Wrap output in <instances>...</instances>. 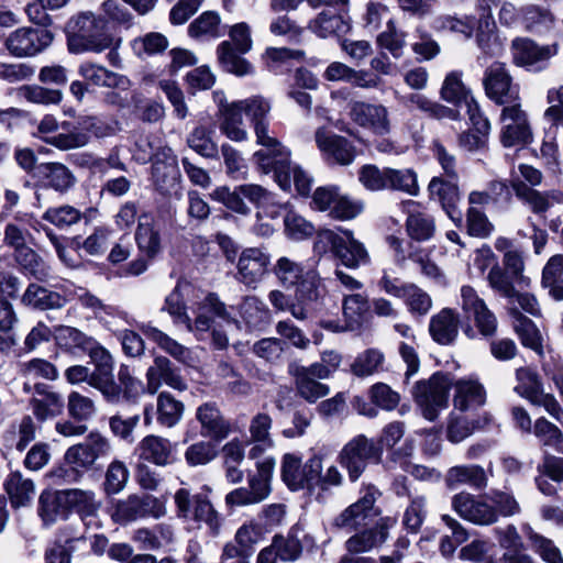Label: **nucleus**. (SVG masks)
<instances>
[{
    "label": "nucleus",
    "instance_id": "obj_50",
    "mask_svg": "<svg viewBox=\"0 0 563 563\" xmlns=\"http://www.w3.org/2000/svg\"><path fill=\"white\" fill-rule=\"evenodd\" d=\"M54 339L58 346L69 352H85L93 338L88 336L80 330L69 325H57L54 328Z\"/></svg>",
    "mask_w": 563,
    "mask_h": 563
},
{
    "label": "nucleus",
    "instance_id": "obj_15",
    "mask_svg": "<svg viewBox=\"0 0 563 563\" xmlns=\"http://www.w3.org/2000/svg\"><path fill=\"white\" fill-rule=\"evenodd\" d=\"M314 141L323 157L330 163L346 166L355 159V146L345 137L324 128L316 131Z\"/></svg>",
    "mask_w": 563,
    "mask_h": 563
},
{
    "label": "nucleus",
    "instance_id": "obj_63",
    "mask_svg": "<svg viewBox=\"0 0 563 563\" xmlns=\"http://www.w3.org/2000/svg\"><path fill=\"white\" fill-rule=\"evenodd\" d=\"M20 98L35 104L51 106L58 104L63 93L57 89H48L37 85H25L18 89Z\"/></svg>",
    "mask_w": 563,
    "mask_h": 563
},
{
    "label": "nucleus",
    "instance_id": "obj_58",
    "mask_svg": "<svg viewBox=\"0 0 563 563\" xmlns=\"http://www.w3.org/2000/svg\"><path fill=\"white\" fill-rule=\"evenodd\" d=\"M521 13V25L530 32H543L549 30L554 21L553 15L549 10L534 4L522 7Z\"/></svg>",
    "mask_w": 563,
    "mask_h": 563
},
{
    "label": "nucleus",
    "instance_id": "obj_46",
    "mask_svg": "<svg viewBox=\"0 0 563 563\" xmlns=\"http://www.w3.org/2000/svg\"><path fill=\"white\" fill-rule=\"evenodd\" d=\"M446 483L450 487L467 485L473 488H484L487 486V476L479 465H457L448 471Z\"/></svg>",
    "mask_w": 563,
    "mask_h": 563
},
{
    "label": "nucleus",
    "instance_id": "obj_35",
    "mask_svg": "<svg viewBox=\"0 0 563 563\" xmlns=\"http://www.w3.org/2000/svg\"><path fill=\"white\" fill-rule=\"evenodd\" d=\"M431 198L441 202L446 214L454 221L461 222L462 214L456 209L460 200L459 187L453 181L443 180L440 177H433L428 186Z\"/></svg>",
    "mask_w": 563,
    "mask_h": 563
},
{
    "label": "nucleus",
    "instance_id": "obj_54",
    "mask_svg": "<svg viewBox=\"0 0 563 563\" xmlns=\"http://www.w3.org/2000/svg\"><path fill=\"white\" fill-rule=\"evenodd\" d=\"M299 528L292 527L286 537H274L272 545L282 561L294 562L301 555L302 545L299 540Z\"/></svg>",
    "mask_w": 563,
    "mask_h": 563
},
{
    "label": "nucleus",
    "instance_id": "obj_43",
    "mask_svg": "<svg viewBox=\"0 0 563 563\" xmlns=\"http://www.w3.org/2000/svg\"><path fill=\"white\" fill-rule=\"evenodd\" d=\"M185 405L172 394L163 391L156 399V421L163 428H174L183 419Z\"/></svg>",
    "mask_w": 563,
    "mask_h": 563
},
{
    "label": "nucleus",
    "instance_id": "obj_16",
    "mask_svg": "<svg viewBox=\"0 0 563 563\" xmlns=\"http://www.w3.org/2000/svg\"><path fill=\"white\" fill-rule=\"evenodd\" d=\"M512 58L516 65L530 70L543 69L548 60L558 54V45L539 46L529 38L518 37L511 44Z\"/></svg>",
    "mask_w": 563,
    "mask_h": 563
},
{
    "label": "nucleus",
    "instance_id": "obj_12",
    "mask_svg": "<svg viewBox=\"0 0 563 563\" xmlns=\"http://www.w3.org/2000/svg\"><path fill=\"white\" fill-rule=\"evenodd\" d=\"M349 108L350 118L356 125L379 136L387 135L391 132L389 111L384 104L352 101Z\"/></svg>",
    "mask_w": 563,
    "mask_h": 563
},
{
    "label": "nucleus",
    "instance_id": "obj_27",
    "mask_svg": "<svg viewBox=\"0 0 563 563\" xmlns=\"http://www.w3.org/2000/svg\"><path fill=\"white\" fill-rule=\"evenodd\" d=\"M31 394L30 406L38 420L44 421L62 412L64 408L63 397L48 385L34 383V389Z\"/></svg>",
    "mask_w": 563,
    "mask_h": 563
},
{
    "label": "nucleus",
    "instance_id": "obj_2",
    "mask_svg": "<svg viewBox=\"0 0 563 563\" xmlns=\"http://www.w3.org/2000/svg\"><path fill=\"white\" fill-rule=\"evenodd\" d=\"M68 49L71 53H101L112 45V37L106 32V21L91 12L73 16L66 25Z\"/></svg>",
    "mask_w": 563,
    "mask_h": 563
},
{
    "label": "nucleus",
    "instance_id": "obj_28",
    "mask_svg": "<svg viewBox=\"0 0 563 563\" xmlns=\"http://www.w3.org/2000/svg\"><path fill=\"white\" fill-rule=\"evenodd\" d=\"M135 241L140 251L148 258L155 257L162 250L159 223L151 213H142L139 217V225Z\"/></svg>",
    "mask_w": 563,
    "mask_h": 563
},
{
    "label": "nucleus",
    "instance_id": "obj_5",
    "mask_svg": "<svg viewBox=\"0 0 563 563\" xmlns=\"http://www.w3.org/2000/svg\"><path fill=\"white\" fill-rule=\"evenodd\" d=\"M452 379L449 374L437 372L427 379L417 382L412 389L416 404L426 419L433 421L448 407Z\"/></svg>",
    "mask_w": 563,
    "mask_h": 563
},
{
    "label": "nucleus",
    "instance_id": "obj_40",
    "mask_svg": "<svg viewBox=\"0 0 563 563\" xmlns=\"http://www.w3.org/2000/svg\"><path fill=\"white\" fill-rule=\"evenodd\" d=\"M311 30L320 37L346 34L350 29V18L332 9L322 11L310 24Z\"/></svg>",
    "mask_w": 563,
    "mask_h": 563
},
{
    "label": "nucleus",
    "instance_id": "obj_33",
    "mask_svg": "<svg viewBox=\"0 0 563 563\" xmlns=\"http://www.w3.org/2000/svg\"><path fill=\"white\" fill-rule=\"evenodd\" d=\"M197 316L192 323V330L198 339H203L206 333L211 329L213 318L218 317L229 322L225 307L219 301L214 295H208L198 306Z\"/></svg>",
    "mask_w": 563,
    "mask_h": 563
},
{
    "label": "nucleus",
    "instance_id": "obj_10",
    "mask_svg": "<svg viewBox=\"0 0 563 563\" xmlns=\"http://www.w3.org/2000/svg\"><path fill=\"white\" fill-rule=\"evenodd\" d=\"M500 142L505 147L523 145L532 141L528 115L521 109L520 102L505 106L500 113Z\"/></svg>",
    "mask_w": 563,
    "mask_h": 563
},
{
    "label": "nucleus",
    "instance_id": "obj_53",
    "mask_svg": "<svg viewBox=\"0 0 563 563\" xmlns=\"http://www.w3.org/2000/svg\"><path fill=\"white\" fill-rule=\"evenodd\" d=\"M407 102L411 106L417 107L419 110L426 112L431 118L441 120V119H449V120H460V111L453 108H449L446 106H443L441 103H438L435 101L430 100L424 95L420 93H410L407 97Z\"/></svg>",
    "mask_w": 563,
    "mask_h": 563
},
{
    "label": "nucleus",
    "instance_id": "obj_29",
    "mask_svg": "<svg viewBox=\"0 0 563 563\" xmlns=\"http://www.w3.org/2000/svg\"><path fill=\"white\" fill-rule=\"evenodd\" d=\"M196 418L201 426V434L222 440L230 433V423L223 418L216 404L206 402L197 408Z\"/></svg>",
    "mask_w": 563,
    "mask_h": 563
},
{
    "label": "nucleus",
    "instance_id": "obj_8",
    "mask_svg": "<svg viewBox=\"0 0 563 563\" xmlns=\"http://www.w3.org/2000/svg\"><path fill=\"white\" fill-rule=\"evenodd\" d=\"M53 40V33L46 27L22 26L8 35L4 47L13 57H34L45 51Z\"/></svg>",
    "mask_w": 563,
    "mask_h": 563
},
{
    "label": "nucleus",
    "instance_id": "obj_41",
    "mask_svg": "<svg viewBox=\"0 0 563 563\" xmlns=\"http://www.w3.org/2000/svg\"><path fill=\"white\" fill-rule=\"evenodd\" d=\"M241 55L229 41H223L218 45L217 57L224 71L239 77L253 75V65Z\"/></svg>",
    "mask_w": 563,
    "mask_h": 563
},
{
    "label": "nucleus",
    "instance_id": "obj_23",
    "mask_svg": "<svg viewBox=\"0 0 563 563\" xmlns=\"http://www.w3.org/2000/svg\"><path fill=\"white\" fill-rule=\"evenodd\" d=\"M454 388V410L462 412L475 411L486 402V390L474 377L460 378L452 382Z\"/></svg>",
    "mask_w": 563,
    "mask_h": 563
},
{
    "label": "nucleus",
    "instance_id": "obj_4",
    "mask_svg": "<svg viewBox=\"0 0 563 563\" xmlns=\"http://www.w3.org/2000/svg\"><path fill=\"white\" fill-rule=\"evenodd\" d=\"M174 503L179 519L195 528H201L205 525L211 537L220 534L222 518L207 496L192 495L189 489L183 487L175 492Z\"/></svg>",
    "mask_w": 563,
    "mask_h": 563
},
{
    "label": "nucleus",
    "instance_id": "obj_30",
    "mask_svg": "<svg viewBox=\"0 0 563 563\" xmlns=\"http://www.w3.org/2000/svg\"><path fill=\"white\" fill-rule=\"evenodd\" d=\"M335 258L347 268H358L369 262V255L358 240L350 230H341V241L334 252Z\"/></svg>",
    "mask_w": 563,
    "mask_h": 563
},
{
    "label": "nucleus",
    "instance_id": "obj_47",
    "mask_svg": "<svg viewBox=\"0 0 563 563\" xmlns=\"http://www.w3.org/2000/svg\"><path fill=\"white\" fill-rule=\"evenodd\" d=\"M385 354L376 347H369L361 352L351 364V373L357 377H368L384 367Z\"/></svg>",
    "mask_w": 563,
    "mask_h": 563
},
{
    "label": "nucleus",
    "instance_id": "obj_57",
    "mask_svg": "<svg viewBox=\"0 0 563 563\" xmlns=\"http://www.w3.org/2000/svg\"><path fill=\"white\" fill-rule=\"evenodd\" d=\"M66 506L62 500V492L57 495L42 493L38 499V515L45 525H52L66 518Z\"/></svg>",
    "mask_w": 563,
    "mask_h": 563
},
{
    "label": "nucleus",
    "instance_id": "obj_7",
    "mask_svg": "<svg viewBox=\"0 0 563 563\" xmlns=\"http://www.w3.org/2000/svg\"><path fill=\"white\" fill-rule=\"evenodd\" d=\"M382 450L373 440L363 434L350 440L340 451L338 462L347 471L349 478L355 482L363 474L371 461H379Z\"/></svg>",
    "mask_w": 563,
    "mask_h": 563
},
{
    "label": "nucleus",
    "instance_id": "obj_34",
    "mask_svg": "<svg viewBox=\"0 0 563 563\" xmlns=\"http://www.w3.org/2000/svg\"><path fill=\"white\" fill-rule=\"evenodd\" d=\"M68 301V294H59L37 284H30L21 297L24 306L40 310L59 309Z\"/></svg>",
    "mask_w": 563,
    "mask_h": 563
},
{
    "label": "nucleus",
    "instance_id": "obj_22",
    "mask_svg": "<svg viewBox=\"0 0 563 563\" xmlns=\"http://www.w3.org/2000/svg\"><path fill=\"white\" fill-rule=\"evenodd\" d=\"M139 457L157 466H167L176 462V444L168 439L150 434L144 437L136 446Z\"/></svg>",
    "mask_w": 563,
    "mask_h": 563
},
{
    "label": "nucleus",
    "instance_id": "obj_9",
    "mask_svg": "<svg viewBox=\"0 0 563 563\" xmlns=\"http://www.w3.org/2000/svg\"><path fill=\"white\" fill-rule=\"evenodd\" d=\"M483 85L486 96L497 104L519 102V87L503 63L495 62L486 68Z\"/></svg>",
    "mask_w": 563,
    "mask_h": 563
},
{
    "label": "nucleus",
    "instance_id": "obj_31",
    "mask_svg": "<svg viewBox=\"0 0 563 563\" xmlns=\"http://www.w3.org/2000/svg\"><path fill=\"white\" fill-rule=\"evenodd\" d=\"M78 74L88 85L96 87H109L122 90H126L130 87V80L125 76L115 74L91 62L81 63L78 68Z\"/></svg>",
    "mask_w": 563,
    "mask_h": 563
},
{
    "label": "nucleus",
    "instance_id": "obj_11",
    "mask_svg": "<svg viewBox=\"0 0 563 563\" xmlns=\"http://www.w3.org/2000/svg\"><path fill=\"white\" fill-rule=\"evenodd\" d=\"M164 515V505L150 495H131L126 499L119 500L111 512L112 519L120 525H126L146 516L159 518Z\"/></svg>",
    "mask_w": 563,
    "mask_h": 563
},
{
    "label": "nucleus",
    "instance_id": "obj_59",
    "mask_svg": "<svg viewBox=\"0 0 563 563\" xmlns=\"http://www.w3.org/2000/svg\"><path fill=\"white\" fill-rule=\"evenodd\" d=\"M387 189L399 190L410 196L419 194L417 174L410 169H395L387 167Z\"/></svg>",
    "mask_w": 563,
    "mask_h": 563
},
{
    "label": "nucleus",
    "instance_id": "obj_62",
    "mask_svg": "<svg viewBox=\"0 0 563 563\" xmlns=\"http://www.w3.org/2000/svg\"><path fill=\"white\" fill-rule=\"evenodd\" d=\"M511 187L517 198L529 206L534 213H544L549 210L544 191L536 190L519 179L511 180Z\"/></svg>",
    "mask_w": 563,
    "mask_h": 563
},
{
    "label": "nucleus",
    "instance_id": "obj_52",
    "mask_svg": "<svg viewBox=\"0 0 563 563\" xmlns=\"http://www.w3.org/2000/svg\"><path fill=\"white\" fill-rule=\"evenodd\" d=\"M295 378L296 389L300 397L310 404H314L319 399L330 394V387L319 379L310 377L295 368L291 369Z\"/></svg>",
    "mask_w": 563,
    "mask_h": 563
},
{
    "label": "nucleus",
    "instance_id": "obj_37",
    "mask_svg": "<svg viewBox=\"0 0 563 563\" xmlns=\"http://www.w3.org/2000/svg\"><path fill=\"white\" fill-rule=\"evenodd\" d=\"M38 177L43 185L57 192L68 191L76 183L71 170L60 163H46L37 167Z\"/></svg>",
    "mask_w": 563,
    "mask_h": 563
},
{
    "label": "nucleus",
    "instance_id": "obj_39",
    "mask_svg": "<svg viewBox=\"0 0 563 563\" xmlns=\"http://www.w3.org/2000/svg\"><path fill=\"white\" fill-rule=\"evenodd\" d=\"M276 461L272 456H265L257 461L256 473L249 477V489L258 503H262L272 492V478Z\"/></svg>",
    "mask_w": 563,
    "mask_h": 563
},
{
    "label": "nucleus",
    "instance_id": "obj_17",
    "mask_svg": "<svg viewBox=\"0 0 563 563\" xmlns=\"http://www.w3.org/2000/svg\"><path fill=\"white\" fill-rule=\"evenodd\" d=\"M110 451L111 445L107 438L99 433H90L84 442L69 446L65 453L85 474L92 468L97 460L109 455Z\"/></svg>",
    "mask_w": 563,
    "mask_h": 563
},
{
    "label": "nucleus",
    "instance_id": "obj_21",
    "mask_svg": "<svg viewBox=\"0 0 563 563\" xmlns=\"http://www.w3.org/2000/svg\"><path fill=\"white\" fill-rule=\"evenodd\" d=\"M152 179L162 191L175 188L180 179L177 157L170 147H163L152 161Z\"/></svg>",
    "mask_w": 563,
    "mask_h": 563
},
{
    "label": "nucleus",
    "instance_id": "obj_44",
    "mask_svg": "<svg viewBox=\"0 0 563 563\" xmlns=\"http://www.w3.org/2000/svg\"><path fill=\"white\" fill-rule=\"evenodd\" d=\"M541 286L548 290L549 296L556 300H563V255L555 254L545 263L542 275Z\"/></svg>",
    "mask_w": 563,
    "mask_h": 563
},
{
    "label": "nucleus",
    "instance_id": "obj_61",
    "mask_svg": "<svg viewBox=\"0 0 563 563\" xmlns=\"http://www.w3.org/2000/svg\"><path fill=\"white\" fill-rule=\"evenodd\" d=\"M516 377L515 391L530 402L543 390V384L539 375L529 367L518 368Z\"/></svg>",
    "mask_w": 563,
    "mask_h": 563
},
{
    "label": "nucleus",
    "instance_id": "obj_26",
    "mask_svg": "<svg viewBox=\"0 0 563 563\" xmlns=\"http://www.w3.org/2000/svg\"><path fill=\"white\" fill-rule=\"evenodd\" d=\"M401 208L407 213L406 230L408 235L418 242L430 240L435 232L434 219L421 211L420 205L413 200H405Z\"/></svg>",
    "mask_w": 563,
    "mask_h": 563
},
{
    "label": "nucleus",
    "instance_id": "obj_1",
    "mask_svg": "<svg viewBox=\"0 0 563 563\" xmlns=\"http://www.w3.org/2000/svg\"><path fill=\"white\" fill-rule=\"evenodd\" d=\"M243 113L253 124L256 143L263 148L254 153V159L264 174L273 173L282 187L289 185L285 168L289 165V150L269 132L271 102L262 96H252L238 101Z\"/></svg>",
    "mask_w": 563,
    "mask_h": 563
},
{
    "label": "nucleus",
    "instance_id": "obj_18",
    "mask_svg": "<svg viewBox=\"0 0 563 563\" xmlns=\"http://www.w3.org/2000/svg\"><path fill=\"white\" fill-rule=\"evenodd\" d=\"M452 507L461 518L475 525L488 526L498 520L494 506L468 493L456 494L452 498Z\"/></svg>",
    "mask_w": 563,
    "mask_h": 563
},
{
    "label": "nucleus",
    "instance_id": "obj_3",
    "mask_svg": "<svg viewBox=\"0 0 563 563\" xmlns=\"http://www.w3.org/2000/svg\"><path fill=\"white\" fill-rule=\"evenodd\" d=\"M273 272L285 288L296 287V298L299 300L318 301L325 294V288L319 273L288 257H279Z\"/></svg>",
    "mask_w": 563,
    "mask_h": 563
},
{
    "label": "nucleus",
    "instance_id": "obj_14",
    "mask_svg": "<svg viewBox=\"0 0 563 563\" xmlns=\"http://www.w3.org/2000/svg\"><path fill=\"white\" fill-rule=\"evenodd\" d=\"M461 307L467 316L473 317L475 325L483 336H493L496 333L497 318L473 287L463 286L461 288Z\"/></svg>",
    "mask_w": 563,
    "mask_h": 563
},
{
    "label": "nucleus",
    "instance_id": "obj_36",
    "mask_svg": "<svg viewBox=\"0 0 563 563\" xmlns=\"http://www.w3.org/2000/svg\"><path fill=\"white\" fill-rule=\"evenodd\" d=\"M4 489L12 507L29 506L35 496V484L25 477L20 471L11 472L4 481Z\"/></svg>",
    "mask_w": 563,
    "mask_h": 563
},
{
    "label": "nucleus",
    "instance_id": "obj_24",
    "mask_svg": "<svg viewBox=\"0 0 563 563\" xmlns=\"http://www.w3.org/2000/svg\"><path fill=\"white\" fill-rule=\"evenodd\" d=\"M271 257L258 247L245 249L239 256L238 278L244 285L258 283L267 273Z\"/></svg>",
    "mask_w": 563,
    "mask_h": 563
},
{
    "label": "nucleus",
    "instance_id": "obj_51",
    "mask_svg": "<svg viewBox=\"0 0 563 563\" xmlns=\"http://www.w3.org/2000/svg\"><path fill=\"white\" fill-rule=\"evenodd\" d=\"M239 192L261 209L266 216L275 218L278 214L277 209H279L280 206L275 203L273 194L264 187L256 184H245L239 186Z\"/></svg>",
    "mask_w": 563,
    "mask_h": 563
},
{
    "label": "nucleus",
    "instance_id": "obj_32",
    "mask_svg": "<svg viewBox=\"0 0 563 563\" xmlns=\"http://www.w3.org/2000/svg\"><path fill=\"white\" fill-rule=\"evenodd\" d=\"M459 314L451 308H443L429 322V333L439 344H451L459 334Z\"/></svg>",
    "mask_w": 563,
    "mask_h": 563
},
{
    "label": "nucleus",
    "instance_id": "obj_56",
    "mask_svg": "<svg viewBox=\"0 0 563 563\" xmlns=\"http://www.w3.org/2000/svg\"><path fill=\"white\" fill-rule=\"evenodd\" d=\"M14 257L18 264L36 279L44 280L49 276L48 266L31 247L24 245L15 250Z\"/></svg>",
    "mask_w": 563,
    "mask_h": 563
},
{
    "label": "nucleus",
    "instance_id": "obj_38",
    "mask_svg": "<svg viewBox=\"0 0 563 563\" xmlns=\"http://www.w3.org/2000/svg\"><path fill=\"white\" fill-rule=\"evenodd\" d=\"M18 374L24 379L23 391L31 394L34 389V380L38 378L56 380L58 371L54 364L44 358H32L19 365Z\"/></svg>",
    "mask_w": 563,
    "mask_h": 563
},
{
    "label": "nucleus",
    "instance_id": "obj_20",
    "mask_svg": "<svg viewBox=\"0 0 563 563\" xmlns=\"http://www.w3.org/2000/svg\"><path fill=\"white\" fill-rule=\"evenodd\" d=\"M165 384L175 390H186L187 384L179 372L172 366L168 358L157 356L146 371V391L154 395Z\"/></svg>",
    "mask_w": 563,
    "mask_h": 563
},
{
    "label": "nucleus",
    "instance_id": "obj_64",
    "mask_svg": "<svg viewBox=\"0 0 563 563\" xmlns=\"http://www.w3.org/2000/svg\"><path fill=\"white\" fill-rule=\"evenodd\" d=\"M240 310L242 318L250 327L256 328L269 321V310L257 297H246L241 303Z\"/></svg>",
    "mask_w": 563,
    "mask_h": 563
},
{
    "label": "nucleus",
    "instance_id": "obj_25",
    "mask_svg": "<svg viewBox=\"0 0 563 563\" xmlns=\"http://www.w3.org/2000/svg\"><path fill=\"white\" fill-rule=\"evenodd\" d=\"M62 500L67 508L78 512L86 526L99 527L97 512L100 508V501L96 499V494L92 490L66 489L62 492Z\"/></svg>",
    "mask_w": 563,
    "mask_h": 563
},
{
    "label": "nucleus",
    "instance_id": "obj_42",
    "mask_svg": "<svg viewBox=\"0 0 563 563\" xmlns=\"http://www.w3.org/2000/svg\"><path fill=\"white\" fill-rule=\"evenodd\" d=\"M220 130L231 141L243 142L249 137L243 121V111L238 101H233L220 114Z\"/></svg>",
    "mask_w": 563,
    "mask_h": 563
},
{
    "label": "nucleus",
    "instance_id": "obj_48",
    "mask_svg": "<svg viewBox=\"0 0 563 563\" xmlns=\"http://www.w3.org/2000/svg\"><path fill=\"white\" fill-rule=\"evenodd\" d=\"M189 36L197 40L216 38L223 34L220 15L214 11H206L188 26Z\"/></svg>",
    "mask_w": 563,
    "mask_h": 563
},
{
    "label": "nucleus",
    "instance_id": "obj_60",
    "mask_svg": "<svg viewBox=\"0 0 563 563\" xmlns=\"http://www.w3.org/2000/svg\"><path fill=\"white\" fill-rule=\"evenodd\" d=\"M523 532L529 540L531 548L548 563H563L560 550L554 543L537 533L530 526H523Z\"/></svg>",
    "mask_w": 563,
    "mask_h": 563
},
{
    "label": "nucleus",
    "instance_id": "obj_6",
    "mask_svg": "<svg viewBox=\"0 0 563 563\" xmlns=\"http://www.w3.org/2000/svg\"><path fill=\"white\" fill-rule=\"evenodd\" d=\"M92 124L86 121L82 126L69 129L70 123L64 121L60 125L52 114H46L37 124V135L46 143L59 150L82 147L89 142L88 129Z\"/></svg>",
    "mask_w": 563,
    "mask_h": 563
},
{
    "label": "nucleus",
    "instance_id": "obj_13",
    "mask_svg": "<svg viewBox=\"0 0 563 563\" xmlns=\"http://www.w3.org/2000/svg\"><path fill=\"white\" fill-rule=\"evenodd\" d=\"M379 495L378 489L374 486L364 488L358 500L345 508L334 519V526L338 528H357L379 516L380 511L375 506Z\"/></svg>",
    "mask_w": 563,
    "mask_h": 563
},
{
    "label": "nucleus",
    "instance_id": "obj_19",
    "mask_svg": "<svg viewBox=\"0 0 563 563\" xmlns=\"http://www.w3.org/2000/svg\"><path fill=\"white\" fill-rule=\"evenodd\" d=\"M395 525V518H380L373 528L361 530L351 536L344 542L346 552L361 554L378 549L387 541L389 537V529Z\"/></svg>",
    "mask_w": 563,
    "mask_h": 563
},
{
    "label": "nucleus",
    "instance_id": "obj_45",
    "mask_svg": "<svg viewBox=\"0 0 563 563\" xmlns=\"http://www.w3.org/2000/svg\"><path fill=\"white\" fill-rule=\"evenodd\" d=\"M368 296L363 292L345 295L342 300V313L351 331L360 329L368 313Z\"/></svg>",
    "mask_w": 563,
    "mask_h": 563
},
{
    "label": "nucleus",
    "instance_id": "obj_55",
    "mask_svg": "<svg viewBox=\"0 0 563 563\" xmlns=\"http://www.w3.org/2000/svg\"><path fill=\"white\" fill-rule=\"evenodd\" d=\"M440 96L449 103L462 106L472 96V91L462 81V73L454 70L445 76Z\"/></svg>",
    "mask_w": 563,
    "mask_h": 563
},
{
    "label": "nucleus",
    "instance_id": "obj_49",
    "mask_svg": "<svg viewBox=\"0 0 563 563\" xmlns=\"http://www.w3.org/2000/svg\"><path fill=\"white\" fill-rule=\"evenodd\" d=\"M190 289L186 283H177L172 292L166 297L163 310L173 317L175 323H184L188 330H192V322L187 314L184 295Z\"/></svg>",
    "mask_w": 563,
    "mask_h": 563
}]
</instances>
